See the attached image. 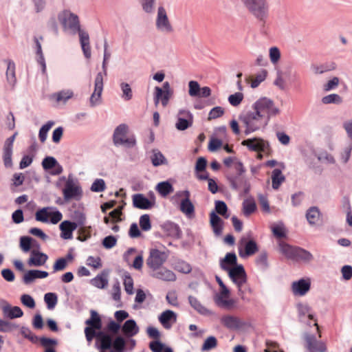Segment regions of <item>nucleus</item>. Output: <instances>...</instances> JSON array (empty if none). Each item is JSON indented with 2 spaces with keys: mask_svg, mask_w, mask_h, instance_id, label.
I'll return each mask as SVG.
<instances>
[{
  "mask_svg": "<svg viewBox=\"0 0 352 352\" xmlns=\"http://www.w3.org/2000/svg\"><path fill=\"white\" fill-rule=\"evenodd\" d=\"M226 177L230 183V187L235 190L242 188L243 185L248 181L243 175V173H228Z\"/></svg>",
  "mask_w": 352,
  "mask_h": 352,
  "instance_id": "obj_17",
  "label": "nucleus"
},
{
  "mask_svg": "<svg viewBox=\"0 0 352 352\" xmlns=\"http://www.w3.org/2000/svg\"><path fill=\"white\" fill-rule=\"evenodd\" d=\"M311 283L309 280L303 278L294 281L292 285V290L295 296H304L310 289Z\"/></svg>",
  "mask_w": 352,
  "mask_h": 352,
  "instance_id": "obj_15",
  "label": "nucleus"
},
{
  "mask_svg": "<svg viewBox=\"0 0 352 352\" xmlns=\"http://www.w3.org/2000/svg\"><path fill=\"white\" fill-rule=\"evenodd\" d=\"M173 319L174 321L176 320V314L171 310H166L159 316V321L166 329L170 328L171 324L169 323V322Z\"/></svg>",
  "mask_w": 352,
  "mask_h": 352,
  "instance_id": "obj_30",
  "label": "nucleus"
},
{
  "mask_svg": "<svg viewBox=\"0 0 352 352\" xmlns=\"http://www.w3.org/2000/svg\"><path fill=\"white\" fill-rule=\"evenodd\" d=\"M121 330L126 338H130L136 336L139 333L140 329L136 322L133 319H130L125 321L121 327Z\"/></svg>",
  "mask_w": 352,
  "mask_h": 352,
  "instance_id": "obj_18",
  "label": "nucleus"
},
{
  "mask_svg": "<svg viewBox=\"0 0 352 352\" xmlns=\"http://www.w3.org/2000/svg\"><path fill=\"white\" fill-rule=\"evenodd\" d=\"M256 210V205L254 199H247L243 202V212L245 217H249Z\"/></svg>",
  "mask_w": 352,
  "mask_h": 352,
  "instance_id": "obj_35",
  "label": "nucleus"
},
{
  "mask_svg": "<svg viewBox=\"0 0 352 352\" xmlns=\"http://www.w3.org/2000/svg\"><path fill=\"white\" fill-rule=\"evenodd\" d=\"M231 280L236 285L239 295L244 294L243 286L246 283L248 277L242 265H235L227 271Z\"/></svg>",
  "mask_w": 352,
  "mask_h": 352,
  "instance_id": "obj_5",
  "label": "nucleus"
},
{
  "mask_svg": "<svg viewBox=\"0 0 352 352\" xmlns=\"http://www.w3.org/2000/svg\"><path fill=\"white\" fill-rule=\"evenodd\" d=\"M187 114L190 116V120L178 118L175 126L179 131H184L191 126L192 123V116L190 112H187Z\"/></svg>",
  "mask_w": 352,
  "mask_h": 352,
  "instance_id": "obj_43",
  "label": "nucleus"
},
{
  "mask_svg": "<svg viewBox=\"0 0 352 352\" xmlns=\"http://www.w3.org/2000/svg\"><path fill=\"white\" fill-rule=\"evenodd\" d=\"M47 258L48 256L47 254L36 250H32L28 264L30 266H41L46 263Z\"/></svg>",
  "mask_w": 352,
  "mask_h": 352,
  "instance_id": "obj_16",
  "label": "nucleus"
},
{
  "mask_svg": "<svg viewBox=\"0 0 352 352\" xmlns=\"http://www.w3.org/2000/svg\"><path fill=\"white\" fill-rule=\"evenodd\" d=\"M221 322L223 326L230 329H238L243 325L239 318L230 315L223 316L221 318Z\"/></svg>",
  "mask_w": 352,
  "mask_h": 352,
  "instance_id": "obj_23",
  "label": "nucleus"
},
{
  "mask_svg": "<svg viewBox=\"0 0 352 352\" xmlns=\"http://www.w3.org/2000/svg\"><path fill=\"white\" fill-rule=\"evenodd\" d=\"M179 210L188 218L195 216V206L190 199H183L181 201Z\"/></svg>",
  "mask_w": 352,
  "mask_h": 352,
  "instance_id": "obj_27",
  "label": "nucleus"
},
{
  "mask_svg": "<svg viewBox=\"0 0 352 352\" xmlns=\"http://www.w3.org/2000/svg\"><path fill=\"white\" fill-rule=\"evenodd\" d=\"M127 131L128 126L125 124H121L116 128L113 135V143L116 146L124 145L128 148H131L135 145L136 141L134 137H126Z\"/></svg>",
  "mask_w": 352,
  "mask_h": 352,
  "instance_id": "obj_6",
  "label": "nucleus"
},
{
  "mask_svg": "<svg viewBox=\"0 0 352 352\" xmlns=\"http://www.w3.org/2000/svg\"><path fill=\"white\" fill-rule=\"evenodd\" d=\"M173 91H163V89L159 87L155 88L154 102L157 106L161 100L162 104L166 107L169 101L170 96L173 95Z\"/></svg>",
  "mask_w": 352,
  "mask_h": 352,
  "instance_id": "obj_21",
  "label": "nucleus"
},
{
  "mask_svg": "<svg viewBox=\"0 0 352 352\" xmlns=\"http://www.w3.org/2000/svg\"><path fill=\"white\" fill-rule=\"evenodd\" d=\"M243 4L262 26H264L269 18L270 6L267 0H241Z\"/></svg>",
  "mask_w": 352,
  "mask_h": 352,
  "instance_id": "obj_2",
  "label": "nucleus"
},
{
  "mask_svg": "<svg viewBox=\"0 0 352 352\" xmlns=\"http://www.w3.org/2000/svg\"><path fill=\"white\" fill-rule=\"evenodd\" d=\"M269 56L272 64H276L280 58V52L277 47H272L269 50Z\"/></svg>",
  "mask_w": 352,
  "mask_h": 352,
  "instance_id": "obj_60",
  "label": "nucleus"
},
{
  "mask_svg": "<svg viewBox=\"0 0 352 352\" xmlns=\"http://www.w3.org/2000/svg\"><path fill=\"white\" fill-rule=\"evenodd\" d=\"M155 189L162 197H166L174 190L172 184L168 182H160Z\"/></svg>",
  "mask_w": 352,
  "mask_h": 352,
  "instance_id": "obj_34",
  "label": "nucleus"
},
{
  "mask_svg": "<svg viewBox=\"0 0 352 352\" xmlns=\"http://www.w3.org/2000/svg\"><path fill=\"white\" fill-rule=\"evenodd\" d=\"M267 72L265 69H263L259 74H258L255 78L251 82V87L252 88L257 87L267 77Z\"/></svg>",
  "mask_w": 352,
  "mask_h": 352,
  "instance_id": "obj_63",
  "label": "nucleus"
},
{
  "mask_svg": "<svg viewBox=\"0 0 352 352\" xmlns=\"http://www.w3.org/2000/svg\"><path fill=\"white\" fill-rule=\"evenodd\" d=\"M215 210L225 219H228L230 214L228 213V206L223 201H215Z\"/></svg>",
  "mask_w": 352,
  "mask_h": 352,
  "instance_id": "obj_48",
  "label": "nucleus"
},
{
  "mask_svg": "<svg viewBox=\"0 0 352 352\" xmlns=\"http://www.w3.org/2000/svg\"><path fill=\"white\" fill-rule=\"evenodd\" d=\"M49 208H43L39 210H38L36 212V220L38 221H41V222H44V223H46V222H48V218H49V214H50V212H48Z\"/></svg>",
  "mask_w": 352,
  "mask_h": 352,
  "instance_id": "obj_64",
  "label": "nucleus"
},
{
  "mask_svg": "<svg viewBox=\"0 0 352 352\" xmlns=\"http://www.w3.org/2000/svg\"><path fill=\"white\" fill-rule=\"evenodd\" d=\"M151 160L154 166H158L166 163V159L158 150H153Z\"/></svg>",
  "mask_w": 352,
  "mask_h": 352,
  "instance_id": "obj_40",
  "label": "nucleus"
},
{
  "mask_svg": "<svg viewBox=\"0 0 352 352\" xmlns=\"http://www.w3.org/2000/svg\"><path fill=\"white\" fill-rule=\"evenodd\" d=\"M90 314L91 317L85 321V324L89 326L88 327H92L97 330H100L102 328V320L100 316L94 310H91Z\"/></svg>",
  "mask_w": 352,
  "mask_h": 352,
  "instance_id": "obj_32",
  "label": "nucleus"
},
{
  "mask_svg": "<svg viewBox=\"0 0 352 352\" xmlns=\"http://www.w3.org/2000/svg\"><path fill=\"white\" fill-rule=\"evenodd\" d=\"M314 259L312 254L305 249L297 247L293 260L309 263Z\"/></svg>",
  "mask_w": 352,
  "mask_h": 352,
  "instance_id": "obj_28",
  "label": "nucleus"
},
{
  "mask_svg": "<svg viewBox=\"0 0 352 352\" xmlns=\"http://www.w3.org/2000/svg\"><path fill=\"white\" fill-rule=\"evenodd\" d=\"M133 205L135 208L142 210H148L153 208L154 201L149 200L143 194H135L132 197Z\"/></svg>",
  "mask_w": 352,
  "mask_h": 352,
  "instance_id": "obj_13",
  "label": "nucleus"
},
{
  "mask_svg": "<svg viewBox=\"0 0 352 352\" xmlns=\"http://www.w3.org/2000/svg\"><path fill=\"white\" fill-rule=\"evenodd\" d=\"M21 334L31 342L36 344L38 342V337L36 336L30 328L27 327H21L20 329Z\"/></svg>",
  "mask_w": 352,
  "mask_h": 352,
  "instance_id": "obj_46",
  "label": "nucleus"
},
{
  "mask_svg": "<svg viewBox=\"0 0 352 352\" xmlns=\"http://www.w3.org/2000/svg\"><path fill=\"white\" fill-rule=\"evenodd\" d=\"M126 341L124 338L121 336H117L113 340H112L113 351L111 352H123L125 348Z\"/></svg>",
  "mask_w": 352,
  "mask_h": 352,
  "instance_id": "obj_41",
  "label": "nucleus"
},
{
  "mask_svg": "<svg viewBox=\"0 0 352 352\" xmlns=\"http://www.w3.org/2000/svg\"><path fill=\"white\" fill-rule=\"evenodd\" d=\"M155 25L157 32L162 34L170 35L175 32V28L168 18L167 11L162 6L157 8Z\"/></svg>",
  "mask_w": 352,
  "mask_h": 352,
  "instance_id": "obj_3",
  "label": "nucleus"
},
{
  "mask_svg": "<svg viewBox=\"0 0 352 352\" xmlns=\"http://www.w3.org/2000/svg\"><path fill=\"white\" fill-rule=\"evenodd\" d=\"M279 113V109L272 100L263 98L253 104L252 111L241 113L239 120L245 127V135H248L264 129L268 124L270 118L278 115Z\"/></svg>",
  "mask_w": 352,
  "mask_h": 352,
  "instance_id": "obj_1",
  "label": "nucleus"
},
{
  "mask_svg": "<svg viewBox=\"0 0 352 352\" xmlns=\"http://www.w3.org/2000/svg\"><path fill=\"white\" fill-rule=\"evenodd\" d=\"M241 144L247 146L248 148L252 151L267 153L270 150L269 142L260 138L245 140L241 142Z\"/></svg>",
  "mask_w": 352,
  "mask_h": 352,
  "instance_id": "obj_12",
  "label": "nucleus"
},
{
  "mask_svg": "<svg viewBox=\"0 0 352 352\" xmlns=\"http://www.w3.org/2000/svg\"><path fill=\"white\" fill-rule=\"evenodd\" d=\"M305 347L309 352H326L327 346L324 342L318 340L314 334L306 333L304 335Z\"/></svg>",
  "mask_w": 352,
  "mask_h": 352,
  "instance_id": "obj_11",
  "label": "nucleus"
},
{
  "mask_svg": "<svg viewBox=\"0 0 352 352\" xmlns=\"http://www.w3.org/2000/svg\"><path fill=\"white\" fill-rule=\"evenodd\" d=\"M188 94L191 97H197L201 91L199 84L195 80H190L188 83Z\"/></svg>",
  "mask_w": 352,
  "mask_h": 352,
  "instance_id": "obj_58",
  "label": "nucleus"
},
{
  "mask_svg": "<svg viewBox=\"0 0 352 352\" xmlns=\"http://www.w3.org/2000/svg\"><path fill=\"white\" fill-rule=\"evenodd\" d=\"M19 325L9 321L0 319V331L6 333L10 332L19 328Z\"/></svg>",
  "mask_w": 352,
  "mask_h": 352,
  "instance_id": "obj_54",
  "label": "nucleus"
},
{
  "mask_svg": "<svg viewBox=\"0 0 352 352\" xmlns=\"http://www.w3.org/2000/svg\"><path fill=\"white\" fill-rule=\"evenodd\" d=\"M3 313L6 317L10 319L21 318L23 315V311L19 307H12L10 305H7L3 307Z\"/></svg>",
  "mask_w": 352,
  "mask_h": 352,
  "instance_id": "obj_25",
  "label": "nucleus"
},
{
  "mask_svg": "<svg viewBox=\"0 0 352 352\" xmlns=\"http://www.w3.org/2000/svg\"><path fill=\"white\" fill-rule=\"evenodd\" d=\"M103 76L101 72L98 73L94 81V90L89 98V105L94 107L102 102V93L103 91Z\"/></svg>",
  "mask_w": 352,
  "mask_h": 352,
  "instance_id": "obj_9",
  "label": "nucleus"
},
{
  "mask_svg": "<svg viewBox=\"0 0 352 352\" xmlns=\"http://www.w3.org/2000/svg\"><path fill=\"white\" fill-rule=\"evenodd\" d=\"M188 302L190 306L201 315L209 316L212 314L209 309L201 305V303L196 297L189 296Z\"/></svg>",
  "mask_w": 352,
  "mask_h": 352,
  "instance_id": "obj_26",
  "label": "nucleus"
},
{
  "mask_svg": "<svg viewBox=\"0 0 352 352\" xmlns=\"http://www.w3.org/2000/svg\"><path fill=\"white\" fill-rule=\"evenodd\" d=\"M123 285L128 294H133V280L129 272L124 274Z\"/></svg>",
  "mask_w": 352,
  "mask_h": 352,
  "instance_id": "obj_49",
  "label": "nucleus"
},
{
  "mask_svg": "<svg viewBox=\"0 0 352 352\" xmlns=\"http://www.w3.org/2000/svg\"><path fill=\"white\" fill-rule=\"evenodd\" d=\"M278 248L279 251L283 255H285L287 258L293 260L297 247L292 246L284 241H279Z\"/></svg>",
  "mask_w": 352,
  "mask_h": 352,
  "instance_id": "obj_31",
  "label": "nucleus"
},
{
  "mask_svg": "<svg viewBox=\"0 0 352 352\" xmlns=\"http://www.w3.org/2000/svg\"><path fill=\"white\" fill-rule=\"evenodd\" d=\"M168 254L157 249H151L146 259L147 266L152 270H157L166 261Z\"/></svg>",
  "mask_w": 352,
  "mask_h": 352,
  "instance_id": "obj_7",
  "label": "nucleus"
},
{
  "mask_svg": "<svg viewBox=\"0 0 352 352\" xmlns=\"http://www.w3.org/2000/svg\"><path fill=\"white\" fill-rule=\"evenodd\" d=\"M59 228L61 231L60 236L63 239H71L73 236L72 232L76 230L77 225L69 221H64L60 224Z\"/></svg>",
  "mask_w": 352,
  "mask_h": 352,
  "instance_id": "obj_19",
  "label": "nucleus"
},
{
  "mask_svg": "<svg viewBox=\"0 0 352 352\" xmlns=\"http://www.w3.org/2000/svg\"><path fill=\"white\" fill-rule=\"evenodd\" d=\"M63 194L65 201L79 200L82 197V190L80 186L76 185L74 181L69 178L63 190Z\"/></svg>",
  "mask_w": 352,
  "mask_h": 352,
  "instance_id": "obj_10",
  "label": "nucleus"
},
{
  "mask_svg": "<svg viewBox=\"0 0 352 352\" xmlns=\"http://www.w3.org/2000/svg\"><path fill=\"white\" fill-rule=\"evenodd\" d=\"M321 101L324 104H340L341 103H342L343 100L340 95L337 94H331L322 97Z\"/></svg>",
  "mask_w": 352,
  "mask_h": 352,
  "instance_id": "obj_39",
  "label": "nucleus"
},
{
  "mask_svg": "<svg viewBox=\"0 0 352 352\" xmlns=\"http://www.w3.org/2000/svg\"><path fill=\"white\" fill-rule=\"evenodd\" d=\"M164 230L168 232V234L176 238H179L181 235V230L178 225L174 223H167L163 226Z\"/></svg>",
  "mask_w": 352,
  "mask_h": 352,
  "instance_id": "obj_38",
  "label": "nucleus"
},
{
  "mask_svg": "<svg viewBox=\"0 0 352 352\" xmlns=\"http://www.w3.org/2000/svg\"><path fill=\"white\" fill-rule=\"evenodd\" d=\"M32 237L23 236L20 238V248L24 252H28L32 249Z\"/></svg>",
  "mask_w": 352,
  "mask_h": 352,
  "instance_id": "obj_55",
  "label": "nucleus"
},
{
  "mask_svg": "<svg viewBox=\"0 0 352 352\" xmlns=\"http://www.w3.org/2000/svg\"><path fill=\"white\" fill-rule=\"evenodd\" d=\"M48 276V272L37 270L28 271L23 276V281L25 285L32 283L36 278H45Z\"/></svg>",
  "mask_w": 352,
  "mask_h": 352,
  "instance_id": "obj_20",
  "label": "nucleus"
},
{
  "mask_svg": "<svg viewBox=\"0 0 352 352\" xmlns=\"http://www.w3.org/2000/svg\"><path fill=\"white\" fill-rule=\"evenodd\" d=\"M306 217L311 225L316 224L320 218V211L317 207H311L306 213Z\"/></svg>",
  "mask_w": 352,
  "mask_h": 352,
  "instance_id": "obj_37",
  "label": "nucleus"
},
{
  "mask_svg": "<svg viewBox=\"0 0 352 352\" xmlns=\"http://www.w3.org/2000/svg\"><path fill=\"white\" fill-rule=\"evenodd\" d=\"M156 0H140L142 10L148 14L153 12Z\"/></svg>",
  "mask_w": 352,
  "mask_h": 352,
  "instance_id": "obj_61",
  "label": "nucleus"
},
{
  "mask_svg": "<svg viewBox=\"0 0 352 352\" xmlns=\"http://www.w3.org/2000/svg\"><path fill=\"white\" fill-rule=\"evenodd\" d=\"M74 96V92L71 89L62 90L54 94L57 102H66L72 98Z\"/></svg>",
  "mask_w": 352,
  "mask_h": 352,
  "instance_id": "obj_51",
  "label": "nucleus"
},
{
  "mask_svg": "<svg viewBox=\"0 0 352 352\" xmlns=\"http://www.w3.org/2000/svg\"><path fill=\"white\" fill-rule=\"evenodd\" d=\"M106 188V184L102 179H96L92 184L90 189L92 192H101Z\"/></svg>",
  "mask_w": 352,
  "mask_h": 352,
  "instance_id": "obj_57",
  "label": "nucleus"
},
{
  "mask_svg": "<svg viewBox=\"0 0 352 352\" xmlns=\"http://www.w3.org/2000/svg\"><path fill=\"white\" fill-rule=\"evenodd\" d=\"M272 231L274 236L278 239L286 237L285 228L283 225H276L272 228Z\"/></svg>",
  "mask_w": 352,
  "mask_h": 352,
  "instance_id": "obj_62",
  "label": "nucleus"
},
{
  "mask_svg": "<svg viewBox=\"0 0 352 352\" xmlns=\"http://www.w3.org/2000/svg\"><path fill=\"white\" fill-rule=\"evenodd\" d=\"M120 88L122 92V98L126 100H130L133 98V92L131 86L127 82H121Z\"/></svg>",
  "mask_w": 352,
  "mask_h": 352,
  "instance_id": "obj_53",
  "label": "nucleus"
},
{
  "mask_svg": "<svg viewBox=\"0 0 352 352\" xmlns=\"http://www.w3.org/2000/svg\"><path fill=\"white\" fill-rule=\"evenodd\" d=\"M3 160L4 166L6 168H11L12 166V148L3 146Z\"/></svg>",
  "mask_w": 352,
  "mask_h": 352,
  "instance_id": "obj_50",
  "label": "nucleus"
},
{
  "mask_svg": "<svg viewBox=\"0 0 352 352\" xmlns=\"http://www.w3.org/2000/svg\"><path fill=\"white\" fill-rule=\"evenodd\" d=\"M151 275L164 281H175L176 280V275L173 271L162 267L152 270Z\"/></svg>",
  "mask_w": 352,
  "mask_h": 352,
  "instance_id": "obj_14",
  "label": "nucleus"
},
{
  "mask_svg": "<svg viewBox=\"0 0 352 352\" xmlns=\"http://www.w3.org/2000/svg\"><path fill=\"white\" fill-rule=\"evenodd\" d=\"M238 250L241 258H247L256 253L258 251V246L254 240L242 237L239 242Z\"/></svg>",
  "mask_w": 352,
  "mask_h": 352,
  "instance_id": "obj_8",
  "label": "nucleus"
},
{
  "mask_svg": "<svg viewBox=\"0 0 352 352\" xmlns=\"http://www.w3.org/2000/svg\"><path fill=\"white\" fill-rule=\"evenodd\" d=\"M255 263L257 266L263 270L266 269L268 267L267 263V253L265 251H263L256 257Z\"/></svg>",
  "mask_w": 352,
  "mask_h": 352,
  "instance_id": "obj_56",
  "label": "nucleus"
},
{
  "mask_svg": "<svg viewBox=\"0 0 352 352\" xmlns=\"http://www.w3.org/2000/svg\"><path fill=\"white\" fill-rule=\"evenodd\" d=\"M91 283L92 285L99 289L105 288L108 285L107 275L104 274L97 275L95 278L91 280Z\"/></svg>",
  "mask_w": 352,
  "mask_h": 352,
  "instance_id": "obj_36",
  "label": "nucleus"
},
{
  "mask_svg": "<svg viewBox=\"0 0 352 352\" xmlns=\"http://www.w3.org/2000/svg\"><path fill=\"white\" fill-rule=\"evenodd\" d=\"M237 264V257L234 252L227 253L224 258L220 261V267L224 271H228Z\"/></svg>",
  "mask_w": 352,
  "mask_h": 352,
  "instance_id": "obj_24",
  "label": "nucleus"
},
{
  "mask_svg": "<svg viewBox=\"0 0 352 352\" xmlns=\"http://www.w3.org/2000/svg\"><path fill=\"white\" fill-rule=\"evenodd\" d=\"M97 339L100 342V349L102 350L110 349L112 346V336L103 331H98Z\"/></svg>",
  "mask_w": 352,
  "mask_h": 352,
  "instance_id": "obj_29",
  "label": "nucleus"
},
{
  "mask_svg": "<svg viewBox=\"0 0 352 352\" xmlns=\"http://www.w3.org/2000/svg\"><path fill=\"white\" fill-rule=\"evenodd\" d=\"M6 77L8 82L14 85L16 82L15 77V65L12 60H8V67L6 71Z\"/></svg>",
  "mask_w": 352,
  "mask_h": 352,
  "instance_id": "obj_42",
  "label": "nucleus"
},
{
  "mask_svg": "<svg viewBox=\"0 0 352 352\" xmlns=\"http://www.w3.org/2000/svg\"><path fill=\"white\" fill-rule=\"evenodd\" d=\"M72 218L74 221L73 223L78 226L83 227L86 222L85 214L80 210H74L72 214Z\"/></svg>",
  "mask_w": 352,
  "mask_h": 352,
  "instance_id": "obj_45",
  "label": "nucleus"
},
{
  "mask_svg": "<svg viewBox=\"0 0 352 352\" xmlns=\"http://www.w3.org/2000/svg\"><path fill=\"white\" fill-rule=\"evenodd\" d=\"M54 124V121H48L47 123L43 124L40 129L38 133V138L42 143H44L46 141L47 133Z\"/></svg>",
  "mask_w": 352,
  "mask_h": 352,
  "instance_id": "obj_44",
  "label": "nucleus"
},
{
  "mask_svg": "<svg viewBox=\"0 0 352 352\" xmlns=\"http://www.w3.org/2000/svg\"><path fill=\"white\" fill-rule=\"evenodd\" d=\"M58 19L63 25L64 30H69L72 34H76L80 29L78 16L69 10H65L60 12L58 14Z\"/></svg>",
  "mask_w": 352,
  "mask_h": 352,
  "instance_id": "obj_4",
  "label": "nucleus"
},
{
  "mask_svg": "<svg viewBox=\"0 0 352 352\" xmlns=\"http://www.w3.org/2000/svg\"><path fill=\"white\" fill-rule=\"evenodd\" d=\"M285 180V176L283 175L282 171L278 168H275L272 171V188L275 190L279 188L281 184Z\"/></svg>",
  "mask_w": 352,
  "mask_h": 352,
  "instance_id": "obj_33",
  "label": "nucleus"
},
{
  "mask_svg": "<svg viewBox=\"0 0 352 352\" xmlns=\"http://www.w3.org/2000/svg\"><path fill=\"white\" fill-rule=\"evenodd\" d=\"M217 346V340L214 336L207 338L201 346V351H209Z\"/></svg>",
  "mask_w": 352,
  "mask_h": 352,
  "instance_id": "obj_47",
  "label": "nucleus"
},
{
  "mask_svg": "<svg viewBox=\"0 0 352 352\" xmlns=\"http://www.w3.org/2000/svg\"><path fill=\"white\" fill-rule=\"evenodd\" d=\"M44 300L47 304V309H52L57 303L58 297L55 293L49 292L45 294Z\"/></svg>",
  "mask_w": 352,
  "mask_h": 352,
  "instance_id": "obj_52",
  "label": "nucleus"
},
{
  "mask_svg": "<svg viewBox=\"0 0 352 352\" xmlns=\"http://www.w3.org/2000/svg\"><path fill=\"white\" fill-rule=\"evenodd\" d=\"M56 165H57V160L54 157H45L42 161V166L45 170L52 169Z\"/></svg>",
  "mask_w": 352,
  "mask_h": 352,
  "instance_id": "obj_59",
  "label": "nucleus"
},
{
  "mask_svg": "<svg viewBox=\"0 0 352 352\" xmlns=\"http://www.w3.org/2000/svg\"><path fill=\"white\" fill-rule=\"evenodd\" d=\"M336 69V64L334 62H327L321 64H313L311 65V70L316 75L322 74Z\"/></svg>",
  "mask_w": 352,
  "mask_h": 352,
  "instance_id": "obj_22",
  "label": "nucleus"
}]
</instances>
